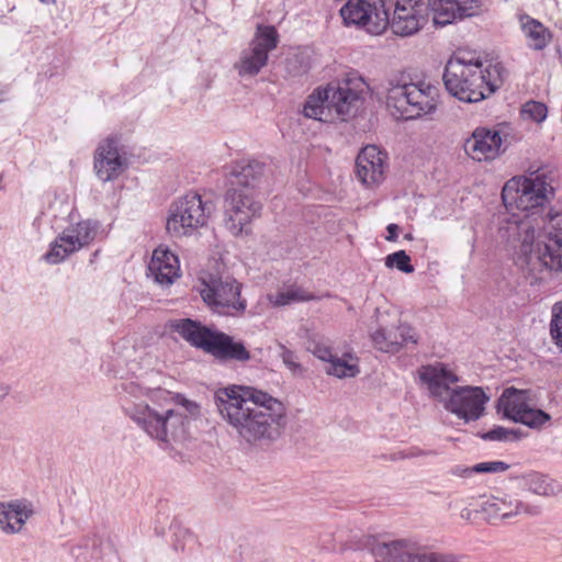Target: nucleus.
Here are the masks:
<instances>
[{"instance_id": "27", "label": "nucleus", "mask_w": 562, "mask_h": 562, "mask_svg": "<svg viewBox=\"0 0 562 562\" xmlns=\"http://www.w3.org/2000/svg\"><path fill=\"white\" fill-rule=\"evenodd\" d=\"M482 509L488 516L501 519H507L521 513H527L530 515L539 514L538 508H532L528 505H525L518 499H506L498 497H492L485 501L482 505Z\"/></svg>"}, {"instance_id": "7", "label": "nucleus", "mask_w": 562, "mask_h": 562, "mask_svg": "<svg viewBox=\"0 0 562 562\" xmlns=\"http://www.w3.org/2000/svg\"><path fill=\"white\" fill-rule=\"evenodd\" d=\"M368 85L357 74H350L345 79L331 82L324 89H316L310 94L303 106L307 119L328 122L336 116L345 121L358 106L366 93Z\"/></svg>"}, {"instance_id": "15", "label": "nucleus", "mask_w": 562, "mask_h": 562, "mask_svg": "<svg viewBox=\"0 0 562 562\" xmlns=\"http://www.w3.org/2000/svg\"><path fill=\"white\" fill-rule=\"evenodd\" d=\"M497 412L515 423L530 428H538L550 420V415L533 408L529 403L528 392L514 387L506 389L497 402Z\"/></svg>"}, {"instance_id": "44", "label": "nucleus", "mask_w": 562, "mask_h": 562, "mask_svg": "<svg viewBox=\"0 0 562 562\" xmlns=\"http://www.w3.org/2000/svg\"><path fill=\"white\" fill-rule=\"evenodd\" d=\"M471 468H456L453 470V474L460 475V476H469L472 473H475V471H470Z\"/></svg>"}, {"instance_id": "11", "label": "nucleus", "mask_w": 562, "mask_h": 562, "mask_svg": "<svg viewBox=\"0 0 562 562\" xmlns=\"http://www.w3.org/2000/svg\"><path fill=\"white\" fill-rule=\"evenodd\" d=\"M213 211L210 201H203L196 192H189L178 199L170 207L167 231L173 237L192 235L206 225Z\"/></svg>"}, {"instance_id": "21", "label": "nucleus", "mask_w": 562, "mask_h": 562, "mask_svg": "<svg viewBox=\"0 0 562 562\" xmlns=\"http://www.w3.org/2000/svg\"><path fill=\"white\" fill-rule=\"evenodd\" d=\"M502 147V137L497 131L476 128L464 143L465 153L474 160L495 159Z\"/></svg>"}, {"instance_id": "20", "label": "nucleus", "mask_w": 562, "mask_h": 562, "mask_svg": "<svg viewBox=\"0 0 562 562\" xmlns=\"http://www.w3.org/2000/svg\"><path fill=\"white\" fill-rule=\"evenodd\" d=\"M373 346L387 353H397L409 344L416 345L418 337L415 329L406 323L395 328L380 327L371 333Z\"/></svg>"}, {"instance_id": "39", "label": "nucleus", "mask_w": 562, "mask_h": 562, "mask_svg": "<svg viewBox=\"0 0 562 562\" xmlns=\"http://www.w3.org/2000/svg\"><path fill=\"white\" fill-rule=\"evenodd\" d=\"M509 469V464L503 461H486L471 467L470 471L475 473H499Z\"/></svg>"}, {"instance_id": "9", "label": "nucleus", "mask_w": 562, "mask_h": 562, "mask_svg": "<svg viewBox=\"0 0 562 562\" xmlns=\"http://www.w3.org/2000/svg\"><path fill=\"white\" fill-rule=\"evenodd\" d=\"M439 90L425 80L390 81L386 105L397 119L415 120L435 112Z\"/></svg>"}, {"instance_id": "6", "label": "nucleus", "mask_w": 562, "mask_h": 562, "mask_svg": "<svg viewBox=\"0 0 562 562\" xmlns=\"http://www.w3.org/2000/svg\"><path fill=\"white\" fill-rule=\"evenodd\" d=\"M553 171L543 164H531L525 176L513 177L503 187L502 200L508 211L526 213L524 217L513 213L499 218L498 229L507 218L516 216L519 220H530L529 213L536 214L553 195Z\"/></svg>"}, {"instance_id": "13", "label": "nucleus", "mask_w": 562, "mask_h": 562, "mask_svg": "<svg viewBox=\"0 0 562 562\" xmlns=\"http://www.w3.org/2000/svg\"><path fill=\"white\" fill-rule=\"evenodd\" d=\"M279 35L270 25H258L256 34L248 47L244 48L234 64L240 77H255L268 63L271 50L278 46Z\"/></svg>"}, {"instance_id": "23", "label": "nucleus", "mask_w": 562, "mask_h": 562, "mask_svg": "<svg viewBox=\"0 0 562 562\" xmlns=\"http://www.w3.org/2000/svg\"><path fill=\"white\" fill-rule=\"evenodd\" d=\"M419 378L428 386L430 394L443 403L453 390L450 385L459 381L458 375L442 363L423 367Z\"/></svg>"}, {"instance_id": "46", "label": "nucleus", "mask_w": 562, "mask_h": 562, "mask_svg": "<svg viewBox=\"0 0 562 562\" xmlns=\"http://www.w3.org/2000/svg\"><path fill=\"white\" fill-rule=\"evenodd\" d=\"M41 2H44V3H50V2H54L55 0H40Z\"/></svg>"}, {"instance_id": "17", "label": "nucleus", "mask_w": 562, "mask_h": 562, "mask_svg": "<svg viewBox=\"0 0 562 562\" xmlns=\"http://www.w3.org/2000/svg\"><path fill=\"white\" fill-rule=\"evenodd\" d=\"M35 513L33 502L27 498L0 502V532L5 536L21 533Z\"/></svg>"}, {"instance_id": "43", "label": "nucleus", "mask_w": 562, "mask_h": 562, "mask_svg": "<svg viewBox=\"0 0 562 562\" xmlns=\"http://www.w3.org/2000/svg\"><path fill=\"white\" fill-rule=\"evenodd\" d=\"M386 231H387L386 240L395 241L397 239L398 226L396 224H389L386 227Z\"/></svg>"}, {"instance_id": "28", "label": "nucleus", "mask_w": 562, "mask_h": 562, "mask_svg": "<svg viewBox=\"0 0 562 562\" xmlns=\"http://www.w3.org/2000/svg\"><path fill=\"white\" fill-rule=\"evenodd\" d=\"M521 31L529 48L544 49L551 41V32L538 20L524 14L519 16Z\"/></svg>"}, {"instance_id": "45", "label": "nucleus", "mask_w": 562, "mask_h": 562, "mask_svg": "<svg viewBox=\"0 0 562 562\" xmlns=\"http://www.w3.org/2000/svg\"><path fill=\"white\" fill-rule=\"evenodd\" d=\"M405 238H406V239H408V240H412V239H413V236H412V234H406V235H405Z\"/></svg>"}, {"instance_id": "35", "label": "nucleus", "mask_w": 562, "mask_h": 562, "mask_svg": "<svg viewBox=\"0 0 562 562\" xmlns=\"http://www.w3.org/2000/svg\"><path fill=\"white\" fill-rule=\"evenodd\" d=\"M521 116L525 120H530L536 123H541L546 120L548 109L544 103L538 101H528L521 108Z\"/></svg>"}, {"instance_id": "30", "label": "nucleus", "mask_w": 562, "mask_h": 562, "mask_svg": "<svg viewBox=\"0 0 562 562\" xmlns=\"http://www.w3.org/2000/svg\"><path fill=\"white\" fill-rule=\"evenodd\" d=\"M529 491L541 496H554L562 492V486L553 479L541 473H531L525 479Z\"/></svg>"}, {"instance_id": "47", "label": "nucleus", "mask_w": 562, "mask_h": 562, "mask_svg": "<svg viewBox=\"0 0 562 562\" xmlns=\"http://www.w3.org/2000/svg\"><path fill=\"white\" fill-rule=\"evenodd\" d=\"M2 101H3V98H0V102H2Z\"/></svg>"}, {"instance_id": "18", "label": "nucleus", "mask_w": 562, "mask_h": 562, "mask_svg": "<svg viewBox=\"0 0 562 562\" xmlns=\"http://www.w3.org/2000/svg\"><path fill=\"white\" fill-rule=\"evenodd\" d=\"M126 168V159L120 154L117 140L109 137L98 146L94 155L97 177L103 181L115 180Z\"/></svg>"}, {"instance_id": "33", "label": "nucleus", "mask_w": 562, "mask_h": 562, "mask_svg": "<svg viewBox=\"0 0 562 562\" xmlns=\"http://www.w3.org/2000/svg\"><path fill=\"white\" fill-rule=\"evenodd\" d=\"M461 557L453 553L430 552L416 544L413 562H460Z\"/></svg>"}, {"instance_id": "8", "label": "nucleus", "mask_w": 562, "mask_h": 562, "mask_svg": "<svg viewBox=\"0 0 562 562\" xmlns=\"http://www.w3.org/2000/svg\"><path fill=\"white\" fill-rule=\"evenodd\" d=\"M170 328L191 346L217 360L244 363L251 358L243 341L235 340L224 331L203 326L200 322L190 318L175 319L170 323Z\"/></svg>"}, {"instance_id": "3", "label": "nucleus", "mask_w": 562, "mask_h": 562, "mask_svg": "<svg viewBox=\"0 0 562 562\" xmlns=\"http://www.w3.org/2000/svg\"><path fill=\"white\" fill-rule=\"evenodd\" d=\"M120 404L124 414L143 431L159 443L170 446L184 439L188 416L179 409H158L144 401L149 396L147 389L134 381H125L117 387Z\"/></svg>"}, {"instance_id": "34", "label": "nucleus", "mask_w": 562, "mask_h": 562, "mask_svg": "<svg viewBox=\"0 0 562 562\" xmlns=\"http://www.w3.org/2000/svg\"><path fill=\"white\" fill-rule=\"evenodd\" d=\"M550 335L557 348L562 352V302H558L552 306Z\"/></svg>"}, {"instance_id": "31", "label": "nucleus", "mask_w": 562, "mask_h": 562, "mask_svg": "<svg viewBox=\"0 0 562 562\" xmlns=\"http://www.w3.org/2000/svg\"><path fill=\"white\" fill-rule=\"evenodd\" d=\"M312 299V295L307 294L301 288L291 286L286 290L280 291L274 295H269V301L276 306H283L291 304L292 302H303Z\"/></svg>"}, {"instance_id": "10", "label": "nucleus", "mask_w": 562, "mask_h": 562, "mask_svg": "<svg viewBox=\"0 0 562 562\" xmlns=\"http://www.w3.org/2000/svg\"><path fill=\"white\" fill-rule=\"evenodd\" d=\"M243 283L228 272L216 271L201 279L200 294L206 306L221 316L239 317L248 303L243 296Z\"/></svg>"}, {"instance_id": "24", "label": "nucleus", "mask_w": 562, "mask_h": 562, "mask_svg": "<svg viewBox=\"0 0 562 562\" xmlns=\"http://www.w3.org/2000/svg\"><path fill=\"white\" fill-rule=\"evenodd\" d=\"M148 271L157 283L168 286L180 277L179 259L169 249L158 247L153 252Z\"/></svg>"}, {"instance_id": "42", "label": "nucleus", "mask_w": 562, "mask_h": 562, "mask_svg": "<svg viewBox=\"0 0 562 562\" xmlns=\"http://www.w3.org/2000/svg\"><path fill=\"white\" fill-rule=\"evenodd\" d=\"M181 406L188 412L189 415L195 416L199 414V406L196 403L182 398L181 400Z\"/></svg>"}, {"instance_id": "29", "label": "nucleus", "mask_w": 562, "mask_h": 562, "mask_svg": "<svg viewBox=\"0 0 562 562\" xmlns=\"http://www.w3.org/2000/svg\"><path fill=\"white\" fill-rule=\"evenodd\" d=\"M325 371L338 379L355 378L360 373L359 361L352 353H344L342 357L335 356Z\"/></svg>"}, {"instance_id": "5", "label": "nucleus", "mask_w": 562, "mask_h": 562, "mask_svg": "<svg viewBox=\"0 0 562 562\" xmlns=\"http://www.w3.org/2000/svg\"><path fill=\"white\" fill-rule=\"evenodd\" d=\"M447 91L462 102L474 103L488 98L502 83L497 66L483 67L480 58L454 54L442 76Z\"/></svg>"}, {"instance_id": "16", "label": "nucleus", "mask_w": 562, "mask_h": 562, "mask_svg": "<svg viewBox=\"0 0 562 562\" xmlns=\"http://www.w3.org/2000/svg\"><path fill=\"white\" fill-rule=\"evenodd\" d=\"M488 396L482 387H456L445 402V408L465 422L477 420L485 409Z\"/></svg>"}, {"instance_id": "12", "label": "nucleus", "mask_w": 562, "mask_h": 562, "mask_svg": "<svg viewBox=\"0 0 562 562\" xmlns=\"http://www.w3.org/2000/svg\"><path fill=\"white\" fill-rule=\"evenodd\" d=\"M261 210L256 193L228 188L224 198V225L234 236L247 234L249 224L260 216Z\"/></svg>"}, {"instance_id": "40", "label": "nucleus", "mask_w": 562, "mask_h": 562, "mask_svg": "<svg viewBox=\"0 0 562 562\" xmlns=\"http://www.w3.org/2000/svg\"><path fill=\"white\" fill-rule=\"evenodd\" d=\"M311 351L313 352V355L316 358L326 362L327 366H329V363L336 356L328 346L319 344V342L313 344V346L311 347Z\"/></svg>"}, {"instance_id": "26", "label": "nucleus", "mask_w": 562, "mask_h": 562, "mask_svg": "<svg viewBox=\"0 0 562 562\" xmlns=\"http://www.w3.org/2000/svg\"><path fill=\"white\" fill-rule=\"evenodd\" d=\"M86 247L80 238L65 228L52 243L49 250L44 255V260L49 265H58L70 255Z\"/></svg>"}, {"instance_id": "22", "label": "nucleus", "mask_w": 562, "mask_h": 562, "mask_svg": "<svg viewBox=\"0 0 562 562\" xmlns=\"http://www.w3.org/2000/svg\"><path fill=\"white\" fill-rule=\"evenodd\" d=\"M266 178V166L258 160L236 161L229 171V188L256 193Z\"/></svg>"}, {"instance_id": "14", "label": "nucleus", "mask_w": 562, "mask_h": 562, "mask_svg": "<svg viewBox=\"0 0 562 562\" xmlns=\"http://www.w3.org/2000/svg\"><path fill=\"white\" fill-rule=\"evenodd\" d=\"M347 0L340 9V15L346 25L367 26L370 33L379 34L386 26L392 0Z\"/></svg>"}, {"instance_id": "4", "label": "nucleus", "mask_w": 562, "mask_h": 562, "mask_svg": "<svg viewBox=\"0 0 562 562\" xmlns=\"http://www.w3.org/2000/svg\"><path fill=\"white\" fill-rule=\"evenodd\" d=\"M392 18L387 25L395 35L406 37L419 32L428 21V9L436 25L446 26L456 20L475 14L479 0H395Z\"/></svg>"}, {"instance_id": "41", "label": "nucleus", "mask_w": 562, "mask_h": 562, "mask_svg": "<svg viewBox=\"0 0 562 562\" xmlns=\"http://www.w3.org/2000/svg\"><path fill=\"white\" fill-rule=\"evenodd\" d=\"M280 347H281L280 356L282 358L283 363L291 371H296L297 369H300V364L296 361V357H295L294 352L289 350V349H286L283 345H281Z\"/></svg>"}, {"instance_id": "36", "label": "nucleus", "mask_w": 562, "mask_h": 562, "mask_svg": "<svg viewBox=\"0 0 562 562\" xmlns=\"http://www.w3.org/2000/svg\"><path fill=\"white\" fill-rule=\"evenodd\" d=\"M311 67L310 55L307 52H300L286 59V70L292 76H300Z\"/></svg>"}, {"instance_id": "38", "label": "nucleus", "mask_w": 562, "mask_h": 562, "mask_svg": "<svg viewBox=\"0 0 562 562\" xmlns=\"http://www.w3.org/2000/svg\"><path fill=\"white\" fill-rule=\"evenodd\" d=\"M482 438L484 440H491V441H514L518 437H517V434L515 430H510L505 427L497 426V427L493 428L492 430L482 435Z\"/></svg>"}, {"instance_id": "19", "label": "nucleus", "mask_w": 562, "mask_h": 562, "mask_svg": "<svg viewBox=\"0 0 562 562\" xmlns=\"http://www.w3.org/2000/svg\"><path fill=\"white\" fill-rule=\"evenodd\" d=\"M386 153L375 145H368L356 159L357 178L366 187L380 184L384 180Z\"/></svg>"}, {"instance_id": "32", "label": "nucleus", "mask_w": 562, "mask_h": 562, "mask_svg": "<svg viewBox=\"0 0 562 562\" xmlns=\"http://www.w3.org/2000/svg\"><path fill=\"white\" fill-rule=\"evenodd\" d=\"M70 233L80 238L85 246L90 245L99 231V223L92 220L80 221L68 227Z\"/></svg>"}, {"instance_id": "37", "label": "nucleus", "mask_w": 562, "mask_h": 562, "mask_svg": "<svg viewBox=\"0 0 562 562\" xmlns=\"http://www.w3.org/2000/svg\"><path fill=\"white\" fill-rule=\"evenodd\" d=\"M385 266L387 268H397L405 273L414 272V267L411 263L409 256L404 250L395 251L385 258Z\"/></svg>"}, {"instance_id": "2", "label": "nucleus", "mask_w": 562, "mask_h": 562, "mask_svg": "<svg viewBox=\"0 0 562 562\" xmlns=\"http://www.w3.org/2000/svg\"><path fill=\"white\" fill-rule=\"evenodd\" d=\"M549 232L536 238L531 220L507 218L497 238L515 250L516 263L531 273L543 269L562 271V211L549 213Z\"/></svg>"}, {"instance_id": "1", "label": "nucleus", "mask_w": 562, "mask_h": 562, "mask_svg": "<svg viewBox=\"0 0 562 562\" xmlns=\"http://www.w3.org/2000/svg\"><path fill=\"white\" fill-rule=\"evenodd\" d=\"M214 398L222 418L247 442H272L286 426L283 403L260 390L229 385Z\"/></svg>"}, {"instance_id": "25", "label": "nucleus", "mask_w": 562, "mask_h": 562, "mask_svg": "<svg viewBox=\"0 0 562 562\" xmlns=\"http://www.w3.org/2000/svg\"><path fill=\"white\" fill-rule=\"evenodd\" d=\"M416 543L405 539L376 541L371 547L374 562H413Z\"/></svg>"}]
</instances>
